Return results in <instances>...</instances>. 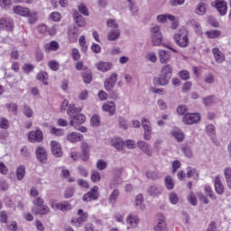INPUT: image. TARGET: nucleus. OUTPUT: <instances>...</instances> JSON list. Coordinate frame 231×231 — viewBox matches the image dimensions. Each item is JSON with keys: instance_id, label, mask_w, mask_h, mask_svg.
I'll list each match as a JSON object with an SVG mask.
<instances>
[{"instance_id": "nucleus-15", "label": "nucleus", "mask_w": 231, "mask_h": 231, "mask_svg": "<svg viewBox=\"0 0 231 231\" xmlns=\"http://www.w3.org/2000/svg\"><path fill=\"white\" fill-rule=\"evenodd\" d=\"M157 225L154 226L155 231L167 230V224L165 223V216H163V214L157 215Z\"/></svg>"}, {"instance_id": "nucleus-25", "label": "nucleus", "mask_w": 231, "mask_h": 231, "mask_svg": "<svg viewBox=\"0 0 231 231\" xmlns=\"http://www.w3.org/2000/svg\"><path fill=\"white\" fill-rule=\"evenodd\" d=\"M212 53L214 55L215 60L216 62H217V64H221V62H223L225 60V54H223L221 52V51L219 50V48L215 47L212 50Z\"/></svg>"}, {"instance_id": "nucleus-47", "label": "nucleus", "mask_w": 231, "mask_h": 231, "mask_svg": "<svg viewBox=\"0 0 231 231\" xmlns=\"http://www.w3.org/2000/svg\"><path fill=\"white\" fill-rule=\"evenodd\" d=\"M224 174L226 176L227 186L231 189V168H226Z\"/></svg>"}, {"instance_id": "nucleus-1", "label": "nucleus", "mask_w": 231, "mask_h": 231, "mask_svg": "<svg viewBox=\"0 0 231 231\" xmlns=\"http://www.w3.org/2000/svg\"><path fill=\"white\" fill-rule=\"evenodd\" d=\"M82 111V107H75V105H70L67 110V115L69 116V125L72 126L81 125L86 122V116L79 114Z\"/></svg>"}, {"instance_id": "nucleus-17", "label": "nucleus", "mask_w": 231, "mask_h": 231, "mask_svg": "<svg viewBox=\"0 0 231 231\" xmlns=\"http://www.w3.org/2000/svg\"><path fill=\"white\" fill-rule=\"evenodd\" d=\"M66 138L67 141L69 142L70 143H77L84 140V135L77 132H71L66 136Z\"/></svg>"}, {"instance_id": "nucleus-14", "label": "nucleus", "mask_w": 231, "mask_h": 231, "mask_svg": "<svg viewBox=\"0 0 231 231\" xmlns=\"http://www.w3.org/2000/svg\"><path fill=\"white\" fill-rule=\"evenodd\" d=\"M137 147L140 149V151H142V152H144L146 156H152V149H151V144H149L147 142L138 141Z\"/></svg>"}, {"instance_id": "nucleus-23", "label": "nucleus", "mask_w": 231, "mask_h": 231, "mask_svg": "<svg viewBox=\"0 0 231 231\" xmlns=\"http://www.w3.org/2000/svg\"><path fill=\"white\" fill-rule=\"evenodd\" d=\"M32 212L34 214V216H39V214L41 216H47V214H50V208L43 204L40 208H33Z\"/></svg>"}, {"instance_id": "nucleus-49", "label": "nucleus", "mask_w": 231, "mask_h": 231, "mask_svg": "<svg viewBox=\"0 0 231 231\" xmlns=\"http://www.w3.org/2000/svg\"><path fill=\"white\" fill-rule=\"evenodd\" d=\"M146 177L149 178V180H158L160 178V173L156 171H150L146 172Z\"/></svg>"}, {"instance_id": "nucleus-29", "label": "nucleus", "mask_w": 231, "mask_h": 231, "mask_svg": "<svg viewBox=\"0 0 231 231\" xmlns=\"http://www.w3.org/2000/svg\"><path fill=\"white\" fill-rule=\"evenodd\" d=\"M171 134L173 138L177 140V142H183L185 138V134H183V132L178 128L173 129Z\"/></svg>"}, {"instance_id": "nucleus-32", "label": "nucleus", "mask_w": 231, "mask_h": 231, "mask_svg": "<svg viewBox=\"0 0 231 231\" xmlns=\"http://www.w3.org/2000/svg\"><path fill=\"white\" fill-rule=\"evenodd\" d=\"M45 51H57L59 50V42L52 41L44 45Z\"/></svg>"}, {"instance_id": "nucleus-11", "label": "nucleus", "mask_w": 231, "mask_h": 231, "mask_svg": "<svg viewBox=\"0 0 231 231\" xmlns=\"http://www.w3.org/2000/svg\"><path fill=\"white\" fill-rule=\"evenodd\" d=\"M0 30H5L6 32H14V21L10 18H0Z\"/></svg>"}, {"instance_id": "nucleus-22", "label": "nucleus", "mask_w": 231, "mask_h": 231, "mask_svg": "<svg viewBox=\"0 0 231 231\" xmlns=\"http://www.w3.org/2000/svg\"><path fill=\"white\" fill-rule=\"evenodd\" d=\"M13 11L16 15H21L22 17H28L30 15V9L21 5L14 6Z\"/></svg>"}, {"instance_id": "nucleus-21", "label": "nucleus", "mask_w": 231, "mask_h": 231, "mask_svg": "<svg viewBox=\"0 0 231 231\" xmlns=\"http://www.w3.org/2000/svg\"><path fill=\"white\" fill-rule=\"evenodd\" d=\"M73 19L79 28H86V19L77 10L73 11Z\"/></svg>"}, {"instance_id": "nucleus-58", "label": "nucleus", "mask_w": 231, "mask_h": 231, "mask_svg": "<svg viewBox=\"0 0 231 231\" xmlns=\"http://www.w3.org/2000/svg\"><path fill=\"white\" fill-rule=\"evenodd\" d=\"M33 205L36 206L35 208H41L43 207L44 205V199H42V198L41 197H37L34 199V200L32 201Z\"/></svg>"}, {"instance_id": "nucleus-30", "label": "nucleus", "mask_w": 231, "mask_h": 231, "mask_svg": "<svg viewBox=\"0 0 231 231\" xmlns=\"http://www.w3.org/2000/svg\"><path fill=\"white\" fill-rule=\"evenodd\" d=\"M26 176V168L23 165H20L16 168V179L18 181H23Z\"/></svg>"}, {"instance_id": "nucleus-35", "label": "nucleus", "mask_w": 231, "mask_h": 231, "mask_svg": "<svg viewBox=\"0 0 231 231\" xmlns=\"http://www.w3.org/2000/svg\"><path fill=\"white\" fill-rule=\"evenodd\" d=\"M36 79L40 80V82H42L44 86H48V72L41 71L37 74Z\"/></svg>"}, {"instance_id": "nucleus-45", "label": "nucleus", "mask_w": 231, "mask_h": 231, "mask_svg": "<svg viewBox=\"0 0 231 231\" xmlns=\"http://www.w3.org/2000/svg\"><path fill=\"white\" fill-rule=\"evenodd\" d=\"M118 196H120V191H118V189H115L110 197H109V202L111 203V205H115V203H116V199L118 198Z\"/></svg>"}, {"instance_id": "nucleus-64", "label": "nucleus", "mask_w": 231, "mask_h": 231, "mask_svg": "<svg viewBox=\"0 0 231 231\" xmlns=\"http://www.w3.org/2000/svg\"><path fill=\"white\" fill-rule=\"evenodd\" d=\"M106 24L108 26V28H113L114 30H118V24L116 23V21H115L114 19H110L106 22Z\"/></svg>"}, {"instance_id": "nucleus-9", "label": "nucleus", "mask_w": 231, "mask_h": 231, "mask_svg": "<svg viewBox=\"0 0 231 231\" xmlns=\"http://www.w3.org/2000/svg\"><path fill=\"white\" fill-rule=\"evenodd\" d=\"M116 80H118V74L114 72L108 79H106L104 83L106 91H111V89L115 88Z\"/></svg>"}, {"instance_id": "nucleus-48", "label": "nucleus", "mask_w": 231, "mask_h": 231, "mask_svg": "<svg viewBox=\"0 0 231 231\" xmlns=\"http://www.w3.org/2000/svg\"><path fill=\"white\" fill-rule=\"evenodd\" d=\"M78 10L82 15H85V17L89 16V10H88V7L84 4L79 5Z\"/></svg>"}, {"instance_id": "nucleus-13", "label": "nucleus", "mask_w": 231, "mask_h": 231, "mask_svg": "<svg viewBox=\"0 0 231 231\" xmlns=\"http://www.w3.org/2000/svg\"><path fill=\"white\" fill-rule=\"evenodd\" d=\"M51 153L55 158H62V147L57 141L51 142Z\"/></svg>"}, {"instance_id": "nucleus-4", "label": "nucleus", "mask_w": 231, "mask_h": 231, "mask_svg": "<svg viewBox=\"0 0 231 231\" xmlns=\"http://www.w3.org/2000/svg\"><path fill=\"white\" fill-rule=\"evenodd\" d=\"M152 33V42L153 46H160L163 42V36L160 31V26H153L150 30Z\"/></svg>"}, {"instance_id": "nucleus-5", "label": "nucleus", "mask_w": 231, "mask_h": 231, "mask_svg": "<svg viewBox=\"0 0 231 231\" xmlns=\"http://www.w3.org/2000/svg\"><path fill=\"white\" fill-rule=\"evenodd\" d=\"M142 127L143 128V139L151 140L152 137V125H151V121H149L145 117H142L141 119Z\"/></svg>"}, {"instance_id": "nucleus-52", "label": "nucleus", "mask_w": 231, "mask_h": 231, "mask_svg": "<svg viewBox=\"0 0 231 231\" xmlns=\"http://www.w3.org/2000/svg\"><path fill=\"white\" fill-rule=\"evenodd\" d=\"M10 189V184H8V181L5 179L0 180V190H3L4 192Z\"/></svg>"}, {"instance_id": "nucleus-50", "label": "nucleus", "mask_w": 231, "mask_h": 231, "mask_svg": "<svg viewBox=\"0 0 231 231\" xmlns=\"http://www.w3.org/2000/svg\"><path fill=\"white\" fill-rule=\"evenodd\" d=\"M82 77L85 84H91V80H93V74L91 72L87 71L83 73Z\"/></svg>"}, {"instance_id": "nucleus-2", "label": "nucleus", "mask_w": 231, "mask_h": 231, "mask_svg": "<svg viewBox=\"0 0 231 231\" xmlns=\"http://www.w3.org/2000/svg\"><path fill=\"white\" fill-rule=\"evenodd\" d=\"M171 79H172V67L171 65H165L162 67L161 75L157 79L159 86H167Z\"/></svg>"}, {"instance_id": "nucleus-31", "label": "nucleus", "mask_w": 231, "mask_h": 231, "mask_svg": "<svg viewBox=\"0 0 231 231\" xmlns=\"http://www.w3.org/2000/svg\"><path fill=\"white\" fill-rule=\"evenodd\" d=\"M108 41H117L120 39V29L111 30L107 34Z\"/></svg>"}, {"instance_id": "nucleus-56", "label": "nucleus", "mask_w": 231, "mask_h": 231, "mask_svg": "<svg viewBox=\"0 0 231 231\" xmlns=\"http://www.w3.org/2000/svg\"><path fill=\"white\" fill-rule=\"evenodd\" d=\"M6 107L8 109V111H11L14 115H17V108H18L17 104L9 103V104H6Z\"/></svg>"}, {"instance_id": "nucleus-43", "label": "nucleus", "mask_w": 231, "mask_h": 231, "mask_svg": "<svg viewBox=\"0 0 231 231\" xmlns=\"http://www.w3.org/2000/svg\"><path fill=\"white\" fill-rule=\"evenodd\" d=\"M23 111L24 116H26L27 118H32V116H33V110L27 105L23 106Z\"/></svg>"}, {"instance_id": "nucleus-26", "label": "nucleus", "mask_w": 231, "mask_h": 231, "mask_svg": "<svg viewBox=\"0 0 231 231\" xmlns=\"http://www.w3.org/2000/svg\"><path fill=\"white\" fill-rule=\"evenodd\" d=\"M97 68L99 71L106 73V71H109L113 68V63L101 61L97 64Z\"/></svg>"}, {"instance_id": "nucleus-10", "label": "nucleus", "mask_w": 231, "mask_h": 231, "mask_svg": "<svg viewBox=\"0 0 231 231\" xmlns=\"http://www.w3.org/2000/svg\"><path fill=\"white\" fill-rule=\"evenodd\" d=\"M201 120L199 114H186L183 116V123L187 125H192V124H198Z\"/></svg>"}, {"instance_id": "nucleus-19", "label": "nucleus", "mask_w": 231, "mask_h": 231, "mask_svg": "<svg viewBox=\"0 0 231 231\" xmlns=\"http://www.w3.org/2000/svg\"><path fill=\"white\" fill-rule=\"evenodd\" d=\"M162 192L163 189L158 185L150 186L147 189V193L149 196H152V198H158V196H162Z\"/></svg>"}, {"instance_id": "nucleus-57", "label": "nucleus", "mask_w": 231, "mask_h": 231, "mask_svg": "<svg viewBox=\"0 0 231 231\" xmlns=\"http://www.w3.org/2000/svg\"><path fill=\"white\" fill-rule=\"evenodd\" d=\"M10 126V123L8 122V119L2 117L0 118V129H8Z\"/></svg>"}, {"instance_id": "nucleus-61", "label": "nucleus", "mask_w": 231, "mask_h": 231, "mask_svg": "<svg viewBox=\"0 0 231 231\" xmlns=\"http://www.w3.org/2000/svg\"><path fill=\"white\" fill-rule=\"evenodd\" d=\"M73 194H75V189L68 188L65 190L64 196H65L66 199H69V198H73Z\"/></svg>"}, {"instance_id": "nucleus-28", "label": "nucleus", "mask_w": 231, "mask_h": 231, "mask_svg": "<svg viewBox=\"0 0 231 231\" xmlns=\"http://www.w3.org/2000/svg\"><path fill=\"white\" fill-rule=\"evenodd\" d=\"M159 58H160L162 64H167V62L171 61V54H169L164 50L159 51Z\"/></svg>"}, {"instance_id": "nucleus-53", "label": "nucleus", "mask_w": 231, "mask_h": 231, "mask_svg": "<svg viewBox=\"0 0 231 231\" xmlns=\"http://www.w3.org/2000/svg\"><path fill=\"white\" fill-rule=\"evenodd\" d=\"M169 199L172 205H177L178 201H180V198L178 197V194H176L175 192H171L170 194Z\"/></svg>"}, {"instance_id": "nucleus-54", "label": "nucleus", "mask_w": 231, "mask_h": 231, "mask_svg": "<svg viewBox=\"0 0 231 231\" xmlns=\"http://www.w3.org/2000/svg\"><path fill=\"white\" fill-rule=\"evenodd\" d=\"M188 201L190 203V205H193V207H196L198 205V199H196V195H194L192 192L189 193L188 196Z\"/></svg>"}, {"instance_id": "nucleus-27", "label": "nucleus", "mask_w": 231, "mask_h": 231, "mask_svg": "<svg viewBox=\"0 0 231 231\" xmlns=\"http://www.w3.org/2000/svg\"><path fill=\"white\" fill-rule=\"evenodd\" d=\"M134 205L137 208H139V210H142V212L145 210L146 208H145V204L143 203V195L139 194L135 197Z\"/></svg>"}, {"instance_id": "nucleus-36", "label": "nucleus", "mask_w": 231, "mask_h": 231, "mask_svg": "<svg viewBox=\"0 0 231 231\" xmlns=\"http://www.w3.org/2000/svg\"><path fill=\"white\" fill-rule=\"evenodd\" d=\"M112 145L117 151H122V149H124V141H122L120 138H114L112 139Z\"/></svg>"}, {"instance_id": "nucleus-38", "label": "nucleus", "mask_w": 231, "mask_h": 231, "mask_svg": "<svg viewBox=\"0 0 231 231\" xmlns=\"http://www.w3.org/2000/svg\"><path fill=\"white\" fill-rule=\"evenodd\" d=\"M206 35L208 39H217V37H221V31L219 30H211L206 32Z\"/></svg>"}, {"instance_id": "nucleus-37", "label": "nucleus", "mask_w": 231, "mask_h": 231, "mask_svg": "<svg viewBox=\"0 0 231 231\" xmlns=\"http://www.w3.org/2000/svg\"><path fill=\"white\" fill-rule=\"evenodd\" d=\"M140 219L138 218V217H133L132 215H130L126 218V223H128V225H130L132 228H134V226H136V225H138Z\"/></svg>"}, {"instance_id": "nucleus-51", "label": "nucleus", "mask_w": 231, "mask_h": 231, "mask_svg": "<svg viewBox=\"0 0 231 231\" xmlns=\"http://www.w3.org/2000/svg\"><path fill=\"white\" fill-rule=\"evenodd\" d=\"M118 124L119 127H121V129H124L125 131L127 130L129 127V125H127V120L124 117L118 118Z\"/></svg>"}, {"instance_id": "nucleus-33", "label": "nucleus", "mask_w": 231, "mask_h": 231, "mask_svg": "<svg viewBox=\"0 0 231 231\" xmlns=\"http://www.w3.org/2000/svg\"><path fill=\"white\" fill-rule=\"evenodd\" d=\"M175 16L171 14H160L157 16L158 23H165L167 21H174Z\"/></svg>"}, {"instance_id": "nucleus-55", "label": "nucleus", "mask_w": 231, "mask_h": 231, "mask_svg": "<svg viewBox=\"0 0 231 231\" xmlns=\"http://www.w3.org/2000/svg\"><path fill=\"white\" fill-rule=\"evenodd\" d=\"M48 66L51 69H52V71H58L60 68L59 62L55 60L49 61Z\"/></svg>"}, {"instance_id": "nucleus-39", "label": "nucleus", "mask_w": 231, "mask_h": 231, "mask_svg": "<svg viewBox=\"0 0 231 231\" xmlns=\"http://www.w3.org/2000/svg\"><path fill=\"white\" fill-rule=\"evenodd\" d=\"M90 180L93 183H98L100 180H102V176L100 175V172L97 171H92Z\"/></svg>"}, {"instance_id": "nucleus-3", "label": "nucleus", "mask_w": 231, "mask_h": 231, "mask_svg": "<svg viewBox=\"0 0 231 231\" xmlns=\"http://www.w3.org/2000/svg\"><path fill=\"white\" fill-rule=\"evenodd\" d=\"M173 39L180 48H187L189 46V32L186 28H181L174 34Z\"/></svg>"}, {"instance_id": "nucleus-12", "label": "nucleus", "mask_w": 231, "mask_h": 231, "mask_svg": "<svg viewBox=\"0 0 231 231\" xmlns=\"http://www.w3.org/2000/svg\"><path fill=\"white\" fill-rule=\"evenodd\" d=\"M93 199H98V186H94L90 191L83 196V201H86V203Z\"/></svg>"}, {"instance_id": "nucleus-24", "label": "nucleus", "mask_w": 231, "mask_h": 231, "mask_svg": "<svg viewBox=\"0 0 231 231\" xmlns=\"http://www.w3.org/2000/svg\"><path fill=\"white\" fill-rule=\"evenodd\" d=\"M103 111H106V113H109L111 116L116 113V105L115 102H107L102 106Z\"/></svg>"}, {"instance_id": "nucleus-59", "label": "nucleus", "mask_w": 231, "mask_h": 231, "mask_svg": "<svg viewBox=\"0 0 231 231\" xmlns=\"http://www.w3.org/2000/svg\"><path fill=\"white\" fill-rule=\"evenodd\" d=\"M91 125L94 126V127H99L100 125V116H93L91 117Z\"/></svg>"}, {"instance_id": "nucleus-7", "label": "nucleus", "mask_w": 231, "mask_h": 231, "mask_svg": "<svg viewBox=\"0 0 231 231\" xmlns=\"http://www.w3.org/2000/svg\"><path fill=\"white\" fill-rule=\"evenodd\" d=\"M211 5L217 10L218 14L221 15H226V12H228V5L225 0H215Z\"/></svg>"}, {"instance_id": "nucleus-42", "label": "nucleus", "mask_w": 231, "mask_h": 231, "mask_svg": "<svg viewBox=\"0 0 231 231\" xmlns=\"http://www.w3.org/2000/svg\"><path fill=\"white\" fill-rule=\"evenodd\" d=\"M206 12H207V7L205 6L204 3L199 4L195 10V13L198 15H205Z\"/></svg>"}, {"instance_id": "nucleus-60", "label": "nucleus", "mask_w": 231, "mask_h": 231, "mask_svg": "<svg viewBox=\"0 0 231 231\" xmlns=\"http://www.w3.org/2000/svg\"><path fill=\"white\" fill-rule=\"evenodd\" d=\"M205 192H206V194H208V196H209V198L211 199H216V194L214 193V191L212 190V188L210 186L205 187Z\"/></svg>"}, {"instance_id": "nucleus-6", "label": "nucleus", "mask_w": 231, "mask_h": 231, "mask_svg": "<svg viewBox=\"0 0 231 231\" xmlns=\"http://www.w3.org/2000/svg\"><path fill=\"white\" fill-rule=\"evenodd\" d=\"M28 140L31 143H41L44 140V134L39 128L36 130L31 131L28 134Z\"/></svg>"}, {"instance_id": "nucleus-34", "label": "nucleus", "mask_w": 231, "mask_h": 231, "mask_svg": "<svg viewBox=\"0 0 231 231\" xmlns=\"http://www.w3.org/2000/svg\"><path fill=\"white\" fill-rule=\"evenodd\" d=\"M69 40L70 42H77V40L79 39V31L77 29H69Z\"/></svg>"}, {"instance_id": "nucleus-41", "label": "nucleus", "mask_w": 231, "mask_h": 231, "mask_svg": "<svg viewBox=\"0 0 231 231\" xmlns=\"http://www.w3.org/2000/svg\"><path fill=\"white\" fill-rule=\"evenodd\" d=\"M165 187L168 190H172L174 189V180L171 176H167L165 178Z\"/></svg>"}, {"instance_id": "nucleus-62", "label": "nucleus", "mask_w": 231, "mask_h": 231, "mask_svg": "<svg viewBox=\"0 0 231 231\" xmlns=\"http://www.w3.org/2000/svg\"><path fill=\"white\" fill-rule=\"evenodd\" d=\"M146 60H150V62H156V60H158V58L156 57V53L148 52L146 54Z\"/></svg>"}, {"instance_id": "nucleus-63", "label": "nucleus", "mask_w": 231, "mask_h": 231, "mask_svg": "<svg viewBox=\"0 0 231 231\" xmlns=\"http://www.w3.org/2000/svg\"><path fill=\"white\" fill-rule=\"evenodd\" d=\"M51 134H55V136H62L64 134V130L52 127L51 129Z\"/></svg>"}, {"instance_id": "nucleus-20", "label": "nucleus", "mask_w": 231, "mask_h": 231, "mask_svg": "<svg viewBox=\"0 0 231 231\" xmlns=\"http://www.w3.org/2000/svg\"><path fill=\"white\" fill-rule=\"evenodd\" d=\"M214 185L217 194H219V196L225 194V185H223L219 176L215 177Z\"/></svg>"}, {"instance_id": "nucleus-16", "label": "nucleus", "mask_w": 231, "mask_h": 231, "mask_svg": "<svg viewBox=\"0 0 231 231\" xmlns=\"http://www.w3.org/2000/svg\"><path fill=\"white\" fill-rule=\"evenodd\" d=\"M36 158L41 163H44L48 160V152L44 147L38 146L36 148Z\"/></svg>"}, {"instance_id": "nucleus-44", "label": "nucleus", "mask_w": 231, "mask_h": 231, "mask_svg": "<svg viewBox=\"0 0 231 231\" xmlns=\"http://www.w3.org/2000/svg\"><path fill=\"white\" fill-rule=\"evenodd\" d=\"M203 102L205 104V106H214V104H216V97L214 96H208L206 97H204Z\"/></svg>"}, {"instance_id": "nucleus-8", "label": "nucleus", "mask_w": 231, "mask_h": 231, "mask_svg": "<svg viewBox=\"0 0 231 231\" xmlns=\"http://www.w3.org/2000/svg\"><path fill=\"white\" fill-rule=\"evenodd\" d=\"M78 216H79L78 218H74L71 220V223L74 225V226H80L82 223H86L88 221V212H84L82 209L78 210Z\"/></svg>"}, {"instance_id": "nucleus-46", "label": "nucleus", "mask_w": 231, "mask_h": 231, "mask_svg": "<svg viewBox=\"0 0 231 231\" xmlns=\"http://www.w3.org/2000/svg\"><path fill=\"white\" fill-rule=\"evenodd\" d=\"M97 171H106V169H107V162L102 159H99L97 162Z\"/></svg>"}, {"instance_id": "nucleus-40", "label": "nucleus", "mask_w": 231, "mask_h": 231, "mask_svg": "<svg viewBox=\"0 0 231 231\" xmlns=\"http://www.w3.org/2000/svg\"><path fill=\"white\" fill-rule=\"evenodd\" d=\"M120 185H122V179L120 178V175H116L110 183V187L111 189H116V187Z\"/></svg>"}, {"instance_id": "nucleus-18", "label": "nucleus", "mask_w": 231, "mask_h": 231, "mask_svg": "<svg viewBox=\"0 0 231 231\" xmlns=\"http://www.w3.org/2000/svg\"><path fill=\"white\" fill-rule=\"evenodd\" d=\"M50 205L54 210H61L62 212H66V210H69V208H71V206H69V203L68 202L55 203V201L51 200Z\"/></svg>"}]
</instances>
